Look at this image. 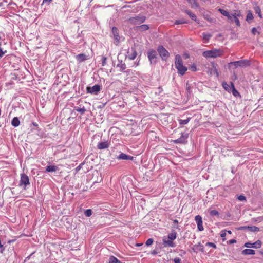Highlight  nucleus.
Returning a JSON list of instances; mask_svg holds the SVG:
<instances>
[{
	"label": "nucleus",
	"instance_id": "f257e3e1",
	"mask_svg": "<svg viewBox=\"0 0 263 263\" xmlns=\"http://www.w3.org/2000/svg\"><path fill=\"white\" fill-rule=\"evenodd\" d=\"M175 66L178 70V74L181 76L184 75L187 70V67L183 65L182 59L179 54L175 56Z\"/></svg>",
	"mask_w": 263,
	"mask_h": 263
},
{
	"label": "nucleus",
	"instance_id": "f03ea898",
	"mask_svg": "<svg viewBox=\"0 0 263 263\" xmlns=\"http://www.w3.org/2000/svg\"><path fill=\"white\" fill-rule=\"evenodd\" d=\"M222 53L223 52L221 50L214 49L212 50L204 51L202 53V55L206 58H215L220 57L222 55Z\"/></svg>",
	"mask_w": 263,
	"mask_h": 263
},
{
	"label": "nucleus",
	"instance_id": "7ed1b4c3",
	"mask_svg": "<svg viewBox=\"0 0 263 263\" xmlns=\"http://www.w3.org/2000/svg\"><path fill=\"white\" fill-rule=\"evenodd\" d=\"M232 18L229 20L231 23H235L236 25L238 27L240 26V23L239 20V17H242L243 15L240 10H234L233 13H231Z\"/></svg>",
	"mask_w": 263,
	"mask_h": 263
},
{
	"label": "nucleus",
	"instance_id": "20e7f679",
	"mask_svg": "<svg viewBox=\"0 0 263 263\" xmlns=\"http://www.w3.org/2000/svg\"><path fill=\"white\" fill-rule=\"evenodd\" d=\"M146 20V17L143 15H135L133 17H130L127 20V21L131 24L134 25H140L144 22Z\"/></svg>",
	"mask_w": 263,
	"mask_h": 263
},
{
	"label": "nucleus",
	"instance_id": "39448f33",
	"mask_svg": "<svg viewBox=\"0 0 263 263\" xmlns=\"http://www.w3.org/2000/svg\"><path fill=\"white\" fill-rule=\"evenodd\" d=\"M157 50L162 61H166L170 55L169 52L162 45L158 46Z\"/></svg>",
	"mask_w": 263,
	"mask_h": 263
},
{
	"label": "nucleus",
	"instance_id": "423d86ee",
	"mask_svg": "<svg viewBox=\"0 0 263 263\" xmlns=\"http://www.w3.org/2000/svg\"><path fill=\"white\" fill-rule=\"evenodd\" d=\"M148 59L151 64H155L157 63V54L155 50L151 49L147 52Z\"/></svg>",
	"mask_w": 263,
	"mask_h": 263
},
{
	"label": "nucleus",
	"instance_id": "0eeeda50",
	"mask_svg": "<svg viewBox=\"0 0 263 263\" xmlns=\"http://www.w3.org/2000/svg\"><path fill=\"white\" fill-rule=\"evenodd\" d=\"M29 184L30 182L28 176L24 173L21 174L19 186H22L24 190H26L27 185H29Z\"/></svg>",
	"mask_w": 263,
	"mask_h": 263
},
{
	"label": "nucleus",
	"instance_id": "6e6552de",
	"mask_svg": "<svg viewBox=\"0 0 263 263\" xmlns=\"http://www.w3.org/2000/svg\"><path fill=\"white\" fill-rule=\"evenodd\" d=\"M230 64L234 66L235 67H246L250 65L251 63L248 60H241L235 62H231Z\"/></svg>",
	"mask_w": 263,
	"mask_h": 263
},
{
	"label": "nucleus",
	"instance_id": "1a4fd4ad",
	"mask_svg": "<svg viewBox=\"0 0 263 263\" xmlns=\"http://www.w3.org/2000/svg\"><path fill=\"white\" fill-rule=\"evenodd\" d=\"M189 137V134H183L181 137L177 139L174 140V142L175 144H185L187 143V139Z\"/></svg>",
	"mask_w": 263,
	"mask_h": 263
},
{
	"label": "nucleus",
	"instance_id": "9d476101",
	"mask_svg": "<svg viewBox=\"0 0 263 263\" xmlns=\"http://www.w3.org/2000/svg\"><path fill=\"white\" fill-rule=\"evenodd\" d=\"M244 246L248 248H253L255 249L260 248L261 246V241L258 240L254 243L246 242L245 243Z\"/></svg>",
	"mask_w": 263,
	"mask_h": 263
},
{
	"label": "nucleus",
	"instance_id": "9b49d317",
	"mask_svg": "<svg viewBox=\"0 0 263 263\" xmlns=\"http://www.w3.org/2000/svg\"><path fill=\"white\" fill-rule=\"evenodd\" d=\"M101 89L100 86L99 85H95L92 87H87L86 90L88 93L91 94H97Z\"/></svg>",
	"mask_w": 263,
	"mask_h": 263
},
{
	"label": "nucleus",
	"instance_id": "f8f14e48",
	"mask_svg": "<svg viewBox=\"0 0 263 263\" xmlns=\"http://www.w3.org/2000/svg\"><path fill=\"white\" fill-rule=\"evenodd\" d=\"M126 53L127 54V58L130 60H134L137 55L136 50L134 47L129 49Z\"/></svg>",
	"mask_w": 263,
	"mask_h": 263
},
{
	"label": "nucleus",
	"instance_id": "ddd939ff",
	"mask_svg": "<svg viewBox=\"0 0 263 263\" xmlns=\"http://www.w3.org/2000/svg\"><path fill=\"white\" fill-rule=\"evenodd\" d=\"M195 220L196 221L197 224V228L199 231H202L204 230L202 226V218L201 216L197 215L195 217Z\"/></svg>",
	"mask_w": 263,
	"mask_h": 263
},
{
	"label": "nucleus",
	"instance_id": "4468645a",
	"mask_svg": "<svg viewBox=\"0 0 263 263\" xmlns=\"http://www.w3.org/2000/svg\"><path fill=\"white\" fill-rule=\"evenodd\" d=\"M117 159L119 160H133L134 157L121 153L117 157Z\"/></svg>",
	"mask_w": 263,
	"mask_h": 263
},
{
	"label": "nucleus",
	"instance_id": "2eb2a0df",
	"mask_svg": "<svg viewBox=\"0 0 263 263\" xmlns=\"http://www.w3.org/2000/svg\"><path fill=\"white\" fill-rule=\"evenodd\" d=\"M211 65H212V68L210 70V74H214L218 78L219 76V74L218 71L217 64L214 62H212Z\"/></svg>",
	"mask_w": 263,
	"mask_h": 263
},
{
	"label": "nucleus",
	"instance_id": "dca6fc26",
	"mask_svg": "<svg viewBox=\"0 0 263 263\" xmlns=\"http://www.w3.org/2000/svg\"><path fill=\"white\" fill-rule=\"evenodd\" d=\"M253 9L256 14L258 15L260 18H262L263 16L261 14V10L260 7L257 5V3L254 2L253 3Z\"/></svg>",
	"mask_w": 263,
	"mask_h": 263
},
{
	"label": "nucleus",
	"instance_id": "f3484780",
	"mask_svg": "<svg viewBox=\"0 0 263 263\" xmlns=\"http://www.w3.org/2000/svg\"><path fill=\"white\" fill-rule=\"evenodd\" d=\"M248 229L249 231L251 232H258L259 231V228L256 226H242L240 227L238 230H245Z\"/></svg>",
	"mask_w": 263,
	"mask_h": 263
},
{
	"label": "nucleus",
	"instance_id": "a211bd4d",
	"mask_svg": "<svg viewBox=\"0 0 263 263\" xmlns=\"http://www.w3.org/2000/svg\"><path fill=\"white\" fill-rule=\"evenodd\" d=\"M109 146V144L107 141L99 142L97 145V148L99 149H104L107 148Z\"/></svg>",
	"mask_w": 263,
	"mask_h": 263
},
{
	"label": "nucleus",
	"instance_id": "6ab92c4d",
	"mask_svg": "<svg viewBox=\"0 0 263 263\" xmlns=\"http://www.w3.org/2000/svg\"><path fill=\"white\" fill-rule=\"evenodd\" d=\"M218 11L223 16H226L228 18V20H231L232 18V15L231 14H230V13L223 9L219 8L218 9Z\"/></svg>",
	"mask_w": 263,
	"mask_h": 263
},
{
	"label": "nucleus",
	"instance_id": "aec40b11",
	"mask_svg": "<svg viewBox=\"0 0 263 263\" xmlns=\"http://www.w3.org/2000/svg\"><path fill=\"white\" fill-rule=\"evenodd\" d=\"M230 89H231V92L233 95L234 96H235L236 97L240 96V93L236 89V88H235L234 85L232 82H231V84H230Z\"/></svg>",
	"mask_w": 263,
	"mask_h": 263
},
{
	"label": "nucleus",
	"instance_id": "412c9836",
	"mask_svg": "<svg viewBox=\"0 0 263 263\" xmlns=\"http://www.w3.org/2000/svg\"><path fill=\"white\" fill-rule=\"evenodd\" d=\"M163 244L164 247H174L175 246L174 243L173 242V240L169 239L168 240L163 239Z\"/></svg>",
	"mask_w": 263,
	"mask_h": 263
},
{
	"label": "nucleus",
	"instance_id": "4be33fe9",
	"mask_svg": "<svg viewBox=\"0 0 263 263\" xmlns=\"http://www.w3.org/2000/svg\"><path fill=\"white\" fill-rule=\"evenodd\" d=\"M77 61L79 62H83L87 59V57L83 53L79 54L76 55V57Z\"/></svg>",
	"mask_w": 263,
	"mask_h": 263
},
{
	"label": "nucleus",
	"instance_id": "5701e85b",
	"mask_svg": "<svg viewBox=\"0 0 263 263\" xmlns=\"http://www.w3.org/2000/svg\"><path fill=\"white\" fill-rule=\"evenodd\" d=\"M253 18L254 16L251 10H248L247 12L246 21L248 23H250L251 22V21L253 19Z\"/></svg>",
	"mask_w": 263,
	"mask_h": 263
},
{
	"label": "nucleus",
	"instance_id": "b1692460",
	"mask_svg": "<svg viewBox=\"0 0 263 263\" xmlns=\"http://www.w3.org/2000/svg\"><path fill=\"white\" fill-rule=\"evenodd\" d=\"M58 170V167L55 165H49L46 167V172H54Z\"/></svg>",
	"mask_w": 263,
	"mask_h": 263
},
{
	"label": "nucleus",
	"instance_id": "393cba45",
	"mask_svg": "<svg viewBox=\"0 0 263 263\" xmlns=\"http://www.w3.org/2000/svg\"><path fill=\"white\" fill-rule=\"evenodd\" d=\"M119 63L116 65V67H119L121 71L124 72V70L126 68L125 63H123L122 60H121L120 61H119Z\"/></svg>",
	"mask_w": 263,
	"mask_h": 263
},
{
	"label": "nucleus",
	"instance_id": "a878e982",
	"mask_svg": "<svg viewBox=\"0 0 263 263\" xmlns=\"http://www.w3.org/2000/svg\"><path fill=\"white\" fill-rule=\"evenodd\" d=\"M187 2L190 4L192 8H198L199 4L197 2L196 0H188Z\"/></svg>",
	"mask_w": 263,
	"mask_h": 263
},
{
	"label": "nucleus",
	"instance_id": "bb28decb",
	"mask_svg": "<svg viewBox=\"0 0 263 263\" xmlns=\"http://www.w3.org/2000/svg\"><path fill=\"white\" fill-rule=\"evenodd\" d=\"M242 253L243 255H254L255 252L252 249H246L242 251Z\"/></svg>",
	"mask_w": 263,
	"mask_h": 263
},
{
	"label": "nucleus",
	"instance_id": "cd10ccee",
	"mask_svg": "<svg viewBox=\"0 0 263 263\" xmlns=\"http://www.w3.org/2000/svg\"><path fill=\"white\" fill-rule=\"evenodd\" d=\"M167 237L169 239L174 240L177 237V233L174 230H172L171 233L168 234Z\"/></svg>",
	"mask_w": 263,
	"mask_h": 263
},
{
	"label": "nucleus",
	"instance_id": "c85d7f7f",
	"mask_svg": "<svg viewBox=\"0 0 263 263\" xmlns=\"http://www.w3.org/2000/svg\"><path fill=\"white\" fill-rule=\"evenodd\" d=\"M140 31H144L149 29V27L148 25L143 24L137 27Z\"/></svg>",
	"mask_w": 263,
	"mask_h": 263
},
{
	"label": "nucleus",
	"instance_id": "c756f323",
	"mask_svg": "<svg viewBox=\"0 0 263 263\" xmlns=\"http://www.w3.org/2000/svg\"><path fill=\"white\" fill-rule=\"evenodd\" d=\"M194 248L198 250L201 251L202 252H204V247L200 242H198L197 244L194 246Z\"/></svg>",
	"mask_w": 263,
	"mask_h": 263
},
{
	"label": "nucleus",
	"instance_id": "7c9ffc66",
	"mask_svg": "<svg viewBox=\"0 0 263 263\" xmlns=\"http://www.w3.org/2000/svg\"><path fill=\"white\" fill-rule=\"evenodd\" d=\"M185 13L189 15L191 18L195 21H196L197 17L195 14L193 13L190 10H186Z\"/></svg>",
	"mask_w": 263,
	"mask_h": 263
},
{
	"label": "nucleus",
	"instance_id": "2f4dec72",
	"mask_svg": "<svg viewBox=\"0 0 263 263\" xmlns=\"http://www.w3.org/2000/svg\"><path fill=\"white\" fill-rule=\"evenodd\" d=\"M20 122L18 118L14 117L11 122L12 125L14 127H17L20 125Z\"/></svg>",
	"mask_w": 263,
	"mask_h": 263
},
{
	"label": "nucleus",
	"instance_id": "473e14b6",
	"mask_svg": "<svg viewBox=\"0 0 263 263\" xmlns=\"http://www.w3.org/2000/svg\"><path fill=\"white\" fill-rule=\"evenodd\" d=\"M203 39L205 41V43H206L209 41L212 35L210 33H203Z\"/></svg>",
	"mask_w": 263,
	"mask_h": 263
},
{
	"label": "nucleus",
	"instance_id": "72a5a7b5",
	"mask_svg": "<svg viewBox=\"0 0 263 263\" xmlns=\"http://www.w3.org/2000/svg\"><path fill=\"white\" fill-rule=\"evenodd\" d=\"M126 53V52H124V53H119L118 55V61H120L121 60H122L123 59H124L125 60L127 58V54Z\"/></svg>",
	"mask_w": 263,
	"mask_h": 263
},
{
	"label": "nucleus",
	"instance_id": "f704fd0d",
	"mask_svg": "<svg viewBox=\"0 0 263 263\" xmlns=\"http://www.w3.org/2000/svg\"><path fill=\"white\" fill-rule=\"evenodd\" d=\"M190 119H191V118H187L185 120L179 119V120H178V121H179L180 125H183L187 124L189 122Z\"/></svg>",
	"mask_w": 263,
	"mask_h": 263
},
{
	"label": "nucleus",
	"instance_id": "c9c22d12",
	"mask_svg": "<svg viewBox=\"0 0 263 263\" xmlns=\"http://www.w3.org/2000/svg\"><path fill=\"white\" fill-rule=\"evenodd\" d=\"M209 214L211 216H219V213L218 211L215 210H211L209 212Z\"/></svg>",
	"mask_w": 263,
	"mask_h": 263
},
{
	"label": "nucleus",
	"instance_id": "e433bc0d",
	"mask_svg": "<svg viewBox=\"0 0 263 263\" xmlns=\"http://www.w3.org/2000/svg\"><path fill=\"white\" fill-rule=\"evenodd\" d=\"M222 86L226 90H227L229 92H231V89H230V85L228 84L227 83L224 82L222 84Z\"/></svg>",
	"mask_w": 263,
	"mask_h": 263
},
{
	"label": "nucleus",
	"instance_id": "4c0bfd02",
	"mask_svg": "<svg viewBox=\"0 0 263 263\" xmlns=\"http://www.w3.org/2000/svg\"><path fill=\"white\" fill-rule=\"evenodd\" d=\"M185 23H187V21H185L183 19L176 20L175 22V24L176 25L183 24Z\"/></svg>",
	"mask_w": 263,
	"mask_h": 263
},
{
	"label": "nucleus",
	"instance_id": "58836bf2",
	"mask_svg": "<svg viewBox=\"0 0 263 263\" xmlns=\"http://www.w3.org/2000/svg\"><path fill=\"white\" fill-rule=\"evenodd\" d=\"M153 242H154V239L153 238H149L146 240V241L145 242V245L147 246H149L153 244Z\"/></svg>",
	"mask_w": 263,
	"mask_h": 263
},
{
	"label": "nucleus",
	"instance_id": "ea45409f",
	"mask_svg": "<svg viewBox=\"0 0 263 263\" xmlns=\"http://www.w3.org/2000/svg\"><path fill=\"white\" fill-rule=\"evenodd\" d=\"M205 246L210 247H212V248H213L214 249L216 248V245L214 243L211 242H206V244H205Z\"/></svg>",
	"mask_w": 263,
	"mask_h": 263
},
{
	"label": "nucleus",
	"instance_id": "a19ab883",
	"mask_svg": "<svg viewBox=\"0 0 263 263\" xmlns=\"http://www.w3.org/2000/svg\"><path fill=\"white\" fill-rule=\"evenodd\" d=\"M173 223H174V226H173L174 228H176L177 229L180 230L179 226L178 225V220L174 219L173 220Z\"/></svg>",
	"mask_w": 263,
	"mask_h": 263
},
{
	"label": "nucleus",
	"instance_id": "79ce46f5",
	"mask_svg": "<svg viewBox=\"0 0 263 263\" xmlns=\"http://www.w3.org/2000/svg\"><path fill=\"white\" fill-rule=\"evenodd\" d=\"M92 214V211L90 209H87L85 211V215L87 217H90Z\"/></svg>",
	"mask_w": 263,
	"mask_h": 263
},
{
	"label": "nucleus",
	"instance_id": "37998d69",
	"mask_svg": "<svg viewBox=\"0 0 263 263\" xmlns=\"http://www.w3.org/2000/svg\"><path fill=\"white\" fill-rule=\"evenodd\" d=\"M251 32L253 35H255L256 33H258V34H260V32L257 30V29L255 27L252 28Z\"/></svg>",
	"mask_w": 263,
	"mask_h": 263
},
{
	"label": "nucleus",
	"instance_id": "c03bdc74",
	"mask_svg": "<svg viewBox=\"0 0 263 263\" xmlns=\"http://www.w3.org/2000/svg\"><path fill=\"white\" fill-rule=\"evenodd\" d=\"M237 199L239 201H245L246 200V197L243 195H240L237 197Z\"/></svg>",
	"mask_w": 263,
	"mask_h": 263
},
{
	"label": "nucleus",
	"instance_id": "a18cd8bd",
	"mask_svg": "<svg viewBox=\"0 0 263 263\" xmlns=\"http://www.w3.org/2000/svg\"><path fill=\"white\" fill-rule=\"evenodd\" d=\"M226 236V230H223L221 231L220 233V237L223 239L224 240L225 239V237Z\"/></svg>",
	"mask_w": 263,
	"mask_h": 263
},
{
	"label": "nucleus",
	"instance_id": "49530a36",
	"mask_svg": "<svg viewBox=\"0 0 263 263\" xmlns=\"http://www.w3.org/2000/svg\"><path fill=\"white\" fill-rule=\"evenodd\" d=\"M76 110L78 112H80L81 114H84L85 112V111H86L84 107L82 108L76 109Z\"/></svg>",
	"mask_w": 263,
	"mask_h": 263
},
{
	"label": "nucleus",
	"instance_id": "de8ad7c7",
	"mask_svg": "<svg viewBox=\"0 0 263 263\" xmlns=\"http://www.w3.org/2000/svg\"><path fill=\"white\" fill-rule=\"evenodd\" d=\"M191 70L192 71H196L197 70V68H196V66L195 64H193L191 66V68H190Z\"/></svg>",
	"mask_w": 263,
	"mask_h": 263
},
{
	"label": "nucleus",
	"instance_id": "09e8293b",
	"mask_svg": "<svg viewBox=\"0 0 263 263\" xmlns=\"http://www.w3.org/2000/svg\"><path fill=\"white\" fill-rule=\"evenodd\" d=\"M174 263H181V259L178 257L175 258L174 259Z\"/></svg>",
	"mask_w": 263,
	"mask_h": 263
},
{
	"label": "nucleus",
	"instance_id": "8fccbe9b",
	"mask_svg": "<svg viewBox=\"0 0 263 263\" xmlns=\"http://www.w3.org/2000/svg\"><path fill=\"white\" fill-rule=\"evenodd\" d=\"M109 263H115V257L111 256L110 258Z\"/></svg>",
	"mask_w": 263,
	"mask_h": 263
},
{
	"label": "nucleus",
	"instance_id": "3c124183",
	"mask_svg": "<svg viewBox=\"0 0 263 263\" xmlns=\"http://www.w3.org/2000/svg\"><path fill=\"white\" fill-rule=\"evenodd\" d=\"M236 242V240L235 239H231L228 241L229 244H233Z\"/></svg>",
	"mask_w": 263,
	"mask_h": 263
},
{
	"label": "nucleus",
	"instance_id": "603ef678",
	"mask_svg": "<svg viewBox=\"0 0 263 263\" xmlns=\"http://www.w3.org/2000/svg\"><path fill=\"white\" fill-rule=\"evenodd\" d=\"M6 52V51H3L2 49H0V58H2L4 55V54H5V53Z\"/></svg>",
	"mask_w": 263,
	"mask_h": 263
},
{
	"label": "nucleus",
	"instance_id": "864d4df0",
	"mask_svg": "<svg viewBox=\"0 0 263 263\" xmlns=\"http://www.w3.org/2000/svg\"><path fill=\"white\" fill-rule=\"evenodd\" d=\"M151 254H152V255H155L157 254H158V252H157V251L156 250H153V251L151 252Z\"/></svg>",
	"mask_w": 263,
	"mask_h": 263
},
{
	"label": "nucleus",
	"instance_id": "5fc2aeb1",
	"mask_svg": "<svg viewBox=\"0 0 263 263\" xmlns=\"http://www.w3.org/2000/svg\"><path fill=\"white\" fill-rule=\"evenodd\" d=\"M52 0H43V3H50Z\"/></svg>",
	"mask_w": 263,
	"mask_h": 263
},
{
	"label": "nucleus",
	"instance_id": "6e6d98bb",
	"mask_svg": "<svg viewBox=\"0 0 263 263\" xmlns=\"http://www.w3.org/2000/svg\"><path fill=\"white\" fill-rule=\"evenodd\" d=\"M106 59V58H105V57L103 58V65H104V63L105 62Z\"/></svg>",
	"mask_w": 263,
	"mask_h": 263
},
{
	"label": "nucleus",
	"instance_id": "4d7b16f0",
	"mask_svg": "<svg viewBox=\"0 0 263 263\" xmlns=\"http://www.w3.org/2000/svg\"><path fill=\"white\" fill-rule=\"evenodd\" d=\"M32 124L36 127L38 126V124L36 122H33Z\"/></svg>",
	"mask_w": 263,
	"mask_h": 263
},
{
	"label": "nucleus",
	"instance_id": "13d9d810",
	"mask_svg": "<svg viewBox=\"0 0 263 263\" xmlns=\"http://www.w3.org/2000/svg\"><path fill=\"white\" fill-rule=\"evenodd\" d=\"M228 232V234H232V232H231V231H230V230L226 231V232Z\"/></svg>",
	"mask_w": 263,
	"mask_h": 263
},
{
	"label": "nucleus",
	"instance_id": "bf43d9fd",
	"mask_svg": "<svg viewBox=\"0 0 263 263\" xmlns=\"http://www.w3.org/2000/svg\"><path fill=\"white\" fill-rule=\"evenodd\" d=\"M142 245V243H137L136 244V246L140 247Z\"/></svg>",
	"mask_w": 263,
	"mask_h": 263
},
{
	"label": "nucleus",
	"instance_id": "052dcab7",
	"mask_svg": "<svg viewBox=\"0 0 263 263\" xmlns=\"http://www.w3.org/2000/svg\"><path fill=\"white\" fill-rule=\"evenodd\" d=\"M115 29V27H112V32L113 33H114V30Z\"/></svg>",
	"mask_w": 263,
	"mask_h": 263
},
{
	"label": "nucleus",
	"instance_id": "680f3d73",
	"mask_svg": "<svg viewBox=\"0 0 263 263\" xmlns=\"http://www.w3.org/2000/svg\"><path fill=\"white\" fill-rule=\"evenodd\" d=\"M116 263H121L119 260H118L117 258H116Z\"/></svg>",
	"mask_w": 263,
	"mask_h": 263
},
{
	"label": "nucleus",
	"instance_id": "e2e57ef3",
	"mask_svg": "<svg viewBox=\"0 0 263 263\" xmlns=\"http://www.w3.org/2000/svg\"><path fill=\"white\" fill-rule=\"evenodd\" d=\"M4 250V249L3 248V249H2V250L1 251V253H2V252H3V250Z\"/></svg>",
	"mask_w": 263,
	"mask_h": 263
},
{
	"label": "nucleus",
	"instance_id": "0e129e2a",
	"mask_svg": "<svg viewBox=\"0 0 263 263\" xmlns=\"http://www.w3.org/2000/svg\"><path fill=\"white\" fill-rule=\"evenodd\" d=\"M185 57H186V58H188V57H189V56H188V55H185Z\"/></svg>",
	"mask_w": 263,
	"mask_h": 263
},
{
	"label": "nucleus",
	"instance_id": "69168bd1",
	"mask_svg": "<svg viewBox=\"0 0 263 263\" xmlns=\"http://www.w3.org/2000/svg\"><path fill=\"white\" fill-rule=\"evenodd\" d=\"M185 57H186V58H188V57H189V56H188V55H185Z\"/></svg>",
	"mask_w": 263,
	"mask_h": 263
},
{
	"label": "nucleus",
	"instance_id": "338daca9",
	"mask_svg": "<svg viewBox=\"0 0 263 263\" xmlns=\"http://www.w3.org/2000/svg\"><path fill=\"white\" fill-rule=\"evenodd\" d=\"M117 35L116 34V37H117ZM116 39L117 40V37H116Z\"/></svg>",
	"mask_w": 263,
	"mask_h": 263
},
{
	"label": "nucleus",
	"instance_id": "774afa93",
	"mask_svg": "<svg viewBox=\"0 0 263 263\" xmlns=\"http://www.w3.org/2000/svg\"><path fill=\"white\" fill-rule=\"evenodd\" d=\"M92 0H90V2H91Z\"/></svg>",
	"mask_w": 263,
	"mask_h": 263
}]
</instances>
